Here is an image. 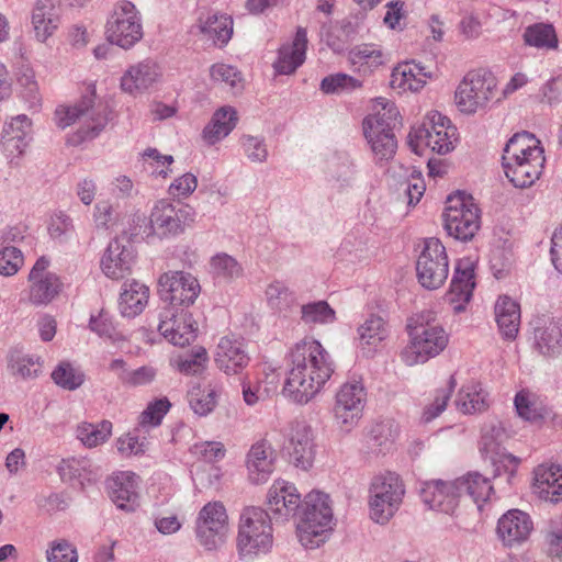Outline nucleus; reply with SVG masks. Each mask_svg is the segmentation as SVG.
Instances as JSON below:
<instances>
[{
    "label": "nucleus",
    "mask_w": 562,
    "mask_h": 562,
    "mask_svg": "<svg viewBox=\"0 0 562 562\" xmlns=\"http://www.w3.org/2000/svg\"><path fill=\"white\" fill-rule=\"evenodd\" d=\"M159 76L158 65L145 59L128 67L121 78V88L130 94L142 93L153 86Z\"/></svg>",
    "instance_id": "obj_31"
},
{
    "label": "nucleus",
    "mask_w": 562,
    "mask_h": 562,
    "mask_svg": "<svg viewBox=\"0 0 562 562\" xmlns=\"http://www.w3.org/2000/svg\"><path fill=\"white\" fill-rule=\"evenodd\" d=\"M420 497L430 509L451 514L456 509L460 496L456 480H435L423 483Z\"/></svg>",
    "instance_id": "obj_27"
},
{
    "label": "nucleus",
    "mask_w": 562,
    "mask_h": 562,
    "mask_svg": "<svg viewBox=\"0 0 562 562\" xmlns=\"http://www.w3.org/2000/svg\"><path fill=\"white\" fill-rule=\"evenodd\" d=\"M58 474L64 482H78L81 486L85 483L95 482L100 477V469L86 457H72L63 459L57 468Z\"/></svg>",
    "instance_id": "obj_35"
},
{
    "label": "nucleus",
    "mask_w": 562,
    "mask_h": 562,
    "mask_svg": "<svg viewBox=\"0 0 562 562\" xmlns=\"http://www.w3.org/2000/svg\"><path fill=\"white\" fill-rule=\"evenodd\" d=\"M269 307L276 312H286L295 303L296 296L282 281H273L266 289Z\"/></svg>",
    "instance_id": "obj_50"
},
{
    "label": "nucleus",
    "mask_w": 562,
    "mask_h": 562,
    "mask_svg": "<svg viewBox=\"0 0 562 562\" xmlns=\"http://www.w3.org/2000/svg\"><path fill=\"white\" fill-rule=\"evenodd\" d=\"M273 546L271 517L261 507L248 506L239 516L236 547L241 559L252 560Z\"/></svg>",
    "instance_id": "obj_4"
},
{
    "label": "nucleus",
    "mask_w": 562,
    "mask_h": 562,
    "mask_svg": "<svg viewBox=\"0 0 562 562\" xmlns=\"http://www.w3.org/2000/svg\"><path fill=\"white\" fill-rule=\"evenodd\" d=\"M109 495L117 508L134 512L139 506V477L130 471H122L108 480Z\"/></svg>",
    "instance_id": "obj_23"
},
{
    "label": "nucleus",
    "mask_w": 562,
    "mask_h": 562,
    "mask_svg": "<svg viewBox=\"0 0 562 562\" xmlns=\"http://www.w3.org/2000/svg\"><path fill=\"white\" fill-rule=\"evenodd\" d=\"M158 330L172 345L184 347L195 338L198 326L188 311L165 310Z\"/></svg>",
    "instance_id": "obj_20"
},
{
    "label": "nucleus",
    "mask_w": 562,
    "mask_h": 562,
    "mask_svg": "<svg viewBox=\"0 0 562 562\" xmlns=\"http://www.w3.org/2000/svg\"><path fill=\"white\" fill-rule=\"evenodd\" d=\"M300 508L296 524L299 541L306 549L317 548L325 541L326 532L331 530L333 509L329 496L313 491L305 496Z\"/></svg>",
    "instance_id": "obj_5"
},
{
    "label": "nucleus",
    "mask_w": 562,
    "mask_h": 562,
    "mask_svg": "<svg viewBox=\"0 0 562 562\" xmlns=\"http://www.w3.org/2000/svg\"><path fill=\"white\" fill-rule=\"evenodd\" d=\"M161 300L169 303L167 310H184L191 306L200 294L201 286L195 277L184 271H168L158 280Z\"/></svg>",
    "instance_id": "obj_17"
},
{
    "label": "nucleus",
    "mask_w": 562,
    "mask_h": 562,
    "mask_svg": "<svg viewBox=\"0 0 562 562\" xmlns=\"http://www.w3.org/2000/svg\"><path fill=\"white\" fill-rule=\"evenodd\" d=\"M233 19L226 13L209 11L199 15L192 32L211 41L215 46L224 47L233 35Z\"/></svg>",
    "instance_id": "obj_25"
},
{
    "label": "nucleus",
    "mask_w": 562,
    "mask_h": 562,
    "mask_svg": "<svg viewBox=\"0 0 562 562\" xmlns=\"http://www.w3.org/2000/svg\"><path fill=\"white\" fill-rule=\"evenodd\" d=\"M533 348L544 358L562 353V321L541 316L533 322Z\"/></svg>",
    "instance_id": "obj_22"
},
{
    "label": "nucleus",
    "mask_w": 562,
    "mask_h": 562,
    "mask_svg": "<svg viewBox=\"0 0 562 562\" xmlns=\"http://www.w3.org/2000/svg\"><path fill=\"white\" fill-rule=\"evenodd\" d=\"M348 60L357 71L367 75L384 64L385 55L375 44H360L349 50Z\"/></svg>",
    "instance_id": "obj_41"
},
{
    "label": "nucleus",
    "mask_w": 562,
    "mask_h": 562,
    "mask_svg": "<svg viewBox=\"0 0 562 562\" xmlns=\"http://www.w3.org/2000/svg\"><path fill=\"white\" fill-rule=\"evenodd\" d=\"M41 357L25 353L19 349H12L8 356V370L23 380L36 379L42 372Z\"/></svg>",
    "instance_id": "obj_44"
},
{
    "label": "nucleus",
    "mask_w": 562,
    "mask_h": 562,
    "mask_svg": "<svg viewBox=\"0 0 562 562\" xmlns=\"http://www.w3.org/2000/svg\"><path fill=\"white\" fill-rule=\"evenodd\" d=\"M276 451L267 439L251 445L246 456L248 479L254 484L266 483L274 471Z\"/></svg>",
    "instance_id": "obj_26"
},
{
    "label": "nucleus",
    "mask_w": 562,
    "mask_h": 562,
    "mask_svg": "<svg viewBox=\"0 0 562 562\" xmlns=\"http://www.w3.org/2000/svg\"><path fill=\"white\" fill-rule=\"evenodd\" d=\"M16 80L19 86L23 88V97L29 102L30 106H38L41 97L34 70L27 65H22L16 72Z\"/></svg>",
    "instance_id": "obj_56"
},
{
    "label": "nucleus",
    "mask_w": 562,
    "mask_h": 562,
    "mask_svg": "<svg viewBox=\"0 0 562 562\" xmlns=\"http://www.w3.org/2000/svg\"><path fill=\"white\" fill-rule=\"evenodd\" d=\"M522 40L525 45L540 50H557L560 43L554 25L549 22L528 25L522 33Z\"/></svg>",
    "instance_id": "obj_42"
},
{
    "label": "nucleus",
    "mask_w": 562,
    "mask_h": 562,
    "mask_svg": "<svg viewBox=\"0 0 562 562\" xmlns=\"http://www.w3.org/2000/svg\"><path fill=\"white\" fill-rule=\"evenodd\" d=\"M457 386V380L454 375H450L447 386L436 391L432 403L427 405L422 414V420L424 423H430L438 417L447 407V404Z\"/></svg>",
    "instance_id": "obj_54"
},
{
    "label": "nucleus",
    "mask_w": 562,
    "mask_h": 562,
    "mask_svg": "<svg viewBox=\"0 0 562 562\" xmlns=\"http://www.w3.org/2000/svg\"><path fill=\"white\" fill-rule=\"evenodd\" d=\"M362 88V81L345 72H336L324 77L319 90L324 94L351 93Z\"/></svg>",
    "instance_id": "obj_49"
},
{
    "label": "nucleus",
    "mask_w": 562,
    "mask_h": 562,
    "mask_svg": "<svg viewBox=\"0 0 562 562\" xmlns=\"http://www.w3.org/2000/svg\"><path fill=\"white\" fill-rule=\"evenodd\" d=\"M240 146L245 156L255 164H262L268 159V147L266 140L261 136L243 135L240 137Z\"/></svg>",
    "instance_id": "obj_60"
},
{
    "label": "nucleus",
    "mask_w": 562,
    "mask_h": 562,
    "mask_svg": "<svg viewBox=\"0 0 562 562\" xmlns=\"http://www.w3.org/2000/svg\"><path fill=\"white\" fill-rule=\"evenodd\" d=\"M535 493L541 499L557 503L562 495V468L555 464H540L535 469Z\"/></svg>",
    "instance_id": "obj_33"
},
{
    "label": "nucleus",
    "mask_w": 562,
    "mask_h": 562,
    "mask_svg": "<svg viewBox=\"0 0 562 562\" xmlns=\"http://www.w3.org/2000/svg\"><path fill=\"white\" fill-rule=\"evenodd\" d=\"M499 334L507 340L517 337L520 326V306L507 295L499 296L494 306Z\"/></svg>",
    "instance_id": "obj_37"
},
{
    "label": "nucleus",
    "mask_w": 562,
    "mask_h": 562,
    "mask_svg": "<svg viewBox=\"0 0 562 562\" xmlns=\"http://www.w3.org/2000/svg\"><path fill=\"white\" fill-rule=\"evenodd\" d=\"M52 380L64 390L74 391L85 382V373L68 361H61L52 372Z\"/></svg>",
    "instance_id": "obj_51"
},
{
    "label": "nucleus",
    "mask_w": 562,
    "mask_h": 562,
    "mask_svg": "<svg viewBox=\"0 0 562 562\" xmlns=\"http://www.w3.org/2000/svg\"><path fill=\"white\" fill-rule=\"evenodd\" d=\"M505 436L504 428L501 423H492L485 426L482 430L480 449L486 456L498 453V449L503 437Z\"/></svg>",
    "instance_id": "obj_61"
},
{
    "label": "nucleus",
    "mask_w": 562,
    "mask_h": 562,
    "mask_svg": "<svg viewBox=\"0 0 562 562\" xmlns=\"http://www.w3.org/2000/svg\"><path fill=\"white\" fill-rule=\"evenodd\" d=\"M334 371V361L322 344L315 339H303L289 352L283 395L295 403L306 404L321 392Z\"/></svg>",
    "instance_id": "obj_1"
},
{
    "label": "nucleus",
    "mask_w": 562,
    "mask_h": 562,
    "mask_svg": "<svg viewBox=\"0 0 562 562\" xmlns=\"http://www.w3.org/2000/svg\"><path fill=\"white\" fill-rule=\"evenodd\" d=\"M381 109L364 117L362 126L374 158L390 160L395 155L397 142L394 128L400 122V112L394 102L379 99Z\"/></svg>",
    "instance_id": "obj_6"
},
{
    "label": "nucleus",
    "mask_w": 562,
    "mask_h": 562,
    "mask_svg": "<svg viewBox=\"0 0 562 562\" xmlns=\"http://www.w3.org/2000/svg\"><path fill=\"white\" fill-rule=\"evenodd\" d=\"M409 342L401 351V360L409 367L425 363L440 355L449 344V335L439 324L417 323L409 328Z\"/></svg>",
    "instance_id": "obj_8"
},
{
    "label": "nucleus",
    "mask_w": 562,
    "mask_h": 562,
    "mask_svg": "<svg viewBox=\"0 0 562 562\" xmlns=\"http://www.w3.org/2000/svg\"><path fill=\"white\" fill-rule=\"evenodd\" d=\"M532 529L533 522L527 513L509 509L498 518L496 535L505 547L513 548L525 542Z\"/></svg>",
    "instance_id": "obj_21"
},
{
    "label": "nucleus",
    "mask_w": 562,
    "mask_h": 562,
    "mask_svg": "<svg viewBox=\"0 0 562 562\" xmlns=\"http://www.w3.org/2000/svg\"><path fill=\"white\" fill-rule=\"evenodd\" d=\"M170 407L171 403L166 396L149 402L139 416V425L143 427L159 426Z\"/></svg>",
    "instance_id": "obj_58"
},
{
    "label": "nucleus",
    "mask_w": 562,
    "mask_h": 562,
    "mask_svg": "<svg viewBox=\"0 0 562 562\" xmlns=\"http://www.w3.org/2000/svg\"><path fill=\"white\" fill-rule=\"evenodd\" d=\"M228 531V515L223 503L209 502L200 509L194 532L201 547L209 551L217 550L226 542Z\"/></svg>",
    "instance_id": "obj_12"
},
{
    "label": "nucleus",
    "mask_w": 562,
    "mask_h": 562,
    "mask_svg": "<svg viewBox=\"0 0 562 562\" xmlns=\"http://www.w3.org/2000/svg\"><path fill=\"white\" fill-rule=\"evenodd\" d=\"M366 403L367 391L361 381H347L338 389L333 416L340 431L350 432L357 427L362 418Z\"/></svg>",
    "instance_id": "obj_14"
},
{
    "label": "nucleus",
    "mask_w": 562,
    "mask_h": 562,
    "mask_svg": "<svg viewBox=\"0 0 562 562\" xmlns=\"http://www.w3.org/2000/svg\"><path fill=\"white\" fill-rule=\"evenodd\" d=\"M427 72L414 61L398 64L392 71L391 86L403 91H419L426 83Z\"/></svg>",
    "instance_id": "obj_40"
},
{
    "label": "nucleus",
    "mask_w": 562,
    "mask_h": 562,
    "mask_svg": "<svg viewBox=\"0 0 562 562\" xmlns=\"http://www.w3.org/2000/svg\"><path fill=\"white\" fill-rule=\"evenodd\" d=\"M135 261V249L126 237L112 239L102 258L101 270L112 280H120L132 272Z\"/></svg>",
    "instance_id": "obj_19"
},
{
    "label": "nucleus",
    "mask_w": 562,
    "mask_h": 562,
    "mask_svg": "<svg viewBox=\"0 0 562 562\" xmlns=\"http://www.w3.org/2000/svg\"><path fill=\"white\" fill-rule=\"evenodd\" d=\"M496 79L485 70L469 71L459 83L454 100L462 113L473 114L486 108L495 97Z\"/></svg>",
    "instance_id": "obj_11"
},
{
    "label": "nucleus",
    "mask_w": 562,
    "mask_h": 562,
    "mask_svg": "<svg viewBox=\"0 0 562 562\" xmlns=\"http://www.w3.org/2000/svg\"><path fill=\"white\" fill-rule=\"evenodd\" d=\"M389 325L383 317L371 314L358 326V342L368 353L374 352L389 337Z\"/></svg>",
    "instance_id": "obj_39"
},
{
    "label": "nucleus",
    "mask_w": 562,
    "mask_h": 562,
    "mask_svg": "<svg viewBox=\"0 0 562 562\" xmlns=\"http://www.w3.org/2000/svg\"><path fill=\"white\" fill-rule=\"evenodd\" d=\"M457 128L441 113L430 112L425 121L411 130L408 145L416 154L427 147L439 155H446L454 148Z\"/></svg>",
    "instance_id": "obj_7"
},
{
    "label": "nucleus",
    "mask_w": 562,
    "mask_h": 562,
    "mask_svg": "<svg viewBox=\"0 0 562 562\" xmlns=\"http://www.w3.org/2000/svg\"><path fill=\"white\" fill-rule=\"evenodd\" d=\"M301 319L305 324H333L336 321V312L326 301H317L302 305Z\"/></svg>",
    "instance_id": "obj_52"
},
{
    "label": "nucleus",
    "mask_w": 562,
    "mask_h": 562,
    "mask_svg": "<svg viewBox=\"0 0 562 562\" xmlns=\"http://www.w3.org/2000/svg\"><path fill=\"white\" fill-rule=\"evenodd\" d=\"M209 362V356L203 347L194 349L191 353L179 356L175 360L176 369L186 375L201 374Z\"/></svg>",
    "instance_id": "obj_53"
},
{
    "label": "nucleus",
    "mask_w": 562,
    "mask_h": 562,
    "mask_svg": "<svg viewBox=\"0 0 562 562\" xmlns=\"http://www.w3.org/2000/svg\"><path fill=\"white\" fill-rule=\"evenodd\" d=\"M149 288L137 281H126L122 285L119 297V310L123 317L134 318L139 315L148 304Z\"/></svg>",
    "instance_id": "obj_34"
},
{
    "label": "nucleus",
    "mask_w": 562,
    "mask_h": 562,
    "mask_svg": "<svg viewBox=\"0 0 562 562\" xmlns=\"http://www.w3.org/2000/svg\"><path fill=\"white\" fill-rule=\"evenodd\" d=\"M544 162V149L529 132L514 134L503 149L505 176L516 188L531 187L542 175Z\"/></svg>",
    "instance_id": "obj_2"
},
{
    "label": "nucleus",
    "mask_w": 562,
    "mask_h": 562,
    "mask_svg": "<svg viewBox=\"0 0 562 562\" xmlns=\"http://www.w3.org/2000/svg\"><path fill=\"white\" fill-rule=\"evenodd\" d=\"M32 24L40 42L50 37L59 25L55 0H37L32 11Z\"/></svg>",
    "instance_id": "obj_38"
},
{
    "label": "nucleus",
    "mask_w": 562,
    "mask_h": 562,
    "mask_svg": "<svg viewBox=\"0 0 562 562\" xmlns=\"http://www.w3.org/2000/svg\"><path fill=\"white\" fill-rule=\"evenodd\" d=\"M74 229L72 220L64 213L53 216L48 225L49 236L59 244L67 243L74 235Z\"/></svg>",
    "instance_id": "obj_63"
},
{
    "label": "nucleus",
    "mask_w": 562,
    "mask_h": 562,
    "mask_svg": "<svg viewBox=\"0 0 562 562\" xmlns=\"http://www.w3.org/2000/svg\"><path fill=\"white\" fill-rule=\"evenodd\" d=\"M78 559L77 548L66 539L49 542L46 550L47 562H78Z\"/></svg>",
    "instance_id": "obj_59"
},
{
    "label": "nucleus",
    "mask_w": 562,
    "mask_h": 562,
    "mask_svg": "<svg viewBox=\"0 0 562 562\" xmlns=\"http://www.w3.org/2000/svg\"><path fill=\"white\" fill-rule=\"evenodd\" d=\"M56 124L66 128L78 124L76 133L70 137L72 145L93 139L108 124L106 108L102 103H95L94 94L83 97L74 106H59L55 111Z\"/></svg>",
    "instance_id": "obj_3"
},
{
    "label": "nucleus",
    "mask_w": 562,
    "mask_h": 562,
    "mask_svg": "<svg viewBox=\"0 0 562 562\" xmlns=\"http://www.w3.org/2000/svg\"><path fill=\"white\" fill-rule=\"evenodd\" d=\"M193 211L188 205L176 207L167 200H160L151 209L148 223L143 234L148 238H168L177 236L184 231L187 222L193 221Z\"/></svg>",
    "instance_id": "obj_16"
},
{
    "label": "nucleus",
    "mask_w": 562,
    "mask_h": 562,
    "mask_svg": "<svg viewBox=\"0 0 562 562\" xmlns=\"http://www.w3.org/2000/svg\"><path fill=\"white\" fill-rule=\"evenodd\" d=\"M286 449L290 462L296 468L302 470L312 468L315 450L311 427L306 425L297 426Z\"/></svg>",
    "instance_id": "obj_32"
},
{
    "label": "nucleus",
    "mask_w": 562,
    "mask_h": 562,
    "mask_svg": "<svg viewBox=\"0 0 562 562\" xmlns=\"http://www.w3.org/2000/svg\"><path fill=\"white\" fill-rule=\"evenodd\" d=\"M106 37L111 44L124 49L143 38L142 18L134 3L122 0L115 4L106 22Z\"/></svg>",
    "instance_id": "obj_13"
},
{
    "label": "nucleus",
    "mask_w": 562,
    "mask_h": 562,
    "mask_svg": "<svg viewBox=\"0 0 562 562\" xmlns=\"http://www.w3.org/2000/svg\"><path fill=\"white\" fill-rule=\"evenodd\" d=\"M142 157L148 165L150 172L156 176L166 178L170 175L169 166L173 162L171 155H162L156 148H147L143 151Z\"/></svg>",
    "instance_id": "obj_62"
},
{
    "label": "nucleus",
    "mask_w": 562,
    "mask_h": 562,
    "mask_svg": "<svg viewBox=\"0 0 562 562\" xmlns=\"http://www.w3.org/2000/svg\"><path fill=\"white\" fill-rule=\"evenodd\" d=\"M548 554L553 562H562V519H552L547 533Z\"/></svg>",
    "instance_id": "obj_64"
},
{
    "label": "nucleus",
    "mask_w": 562,
    "mask_h": 562,
    "mask_svg": "<svg viewBox=\"0 0 562 562\" xmlns=\"http://www.w3.org/2000/svg\"><path fill=\"white\" fill-rule=\"evenodd\" d=\"M474 269L470 259H460L454 268L450 289L446 300L452 305L456 313H460L472 297L474 289Z\"/></svg>",
    "instance_id": "obj_24"
},
{
    "label": "nucleus",
    "mask_w": 562,
    "mask_h": 562,
    "mask_svg": "<svg viewBox=\"0 0 562 562\" xmlns=\"http://www.w3.org/2000/svg\"><path fill=\"white\" fill-rule=\"evenodd\" d=\"M237 122L238 114L235 108L231 105L221 106L213 113L210 122L202 131L204 142L207 145H215L232 133Z\"/></svg>",
    "instance_id": "obj_36"
},
{
    "label": "nucleus",
    "mask_w": 562,
    "mask_h": 562,
    "mask_svg": "<svg viewBox=\"0 0 562 562\" xmlns=\"http://www.w3.org/2000/svg\"><path fill=\"white\" fill-rule=\"evenodd\" d=\"M89 328L100 338L106 339L112 344L126 340L125 334L117 327L113 316L105 310H101L98 315L90 316Z\"/></svg>",
    "instance_id": "obj_48"
},
{
    "label": "nucleus",
    "mask_w": 562,
    "mask_h": 562,
    "mask_svg": "<svg viewBox=\"0 0 562 562\" xmlns=\"http://www.w3.org/2000/svg\"><path fill=\"white\" fill-rule=\"evenodd\" d=\"M307 46V33L299 27L292 43L283 44L278 49V57L273 63L277 75H292L304 63Z\"/></svg>",
    "instance_id": "obj_30"
},
{
    "label": "nucleus",
    "mask_w": 562,
    "mask_h": 562,
    "mask_svg": "<svg viewBox=\"0 0 562 562\" xmlns=\"http://www.w3.org/2000/svg\"><path fill=\"white\" fill-rule=\"evenodd\" d=\"M214 360L222 372L235 375L248 367L250 358L243 340L225 336L217 344Z\"/></svg>",
    "instance_id": "obj_28"
},
{
    "label": "nucleus",
    "mask_w": 562,
    "mask_h": 562,
    "mask_svg": "<svg viewBox=\"0 0 562 562\" xmlns=\"http://www.w3.org/2000/svg\"><path fill=\"white\" fill-rule=\"evenodd\" d=\"M220 393L216 383L196 384L189 390L188 402L196 415L206 416L216 407Z\"/></svg>",
    "instance_id": "obj_45"
},
{
    "label": "nucleus",
    "mask_w": 562,
    "mask_h": 562,
    "mask_svg": "<svg viewBox=\"0 0 562 562\" xmlns=\"http://www.w3.org/2000/svg\"><path fill=\"white\" fill-rule=\"evenodd\" d=\"M456 405L464 414L481 413L488 407V394L480 384L470 383L459 391Z\"/></svg>",
    "instance_id": "obj_46"
},
{
    "label": "nucleus",
    "mask_w": 562,
    "mask_h": 562,
    "mask_svg": "<svg viewBox=\"0 0 562 562\" xmlns=\"http://www.w3.org/2000/svg\"><path fill=\"white\" fill-rule=\"evenodd\" d=\"M49 259L42 256L35 261L29 273V300L33 305H48L64 289L60 277L49 271Z\"/></svg>",
    "instance_id": "obj_18"
},
{
    "label": "nucleus",
    "mask_w": 562,
    "mask_h": 562,
    "mask_svg": "<svg viewBox=\"0 0 562 562\" xmlns=\"http://www.w3.org/2000/svg\"><path fill=\"white\" fill-rule=\"evenodd\" d=\"M112 427V423L106 419L97 424L83 422L77 426L76 437L86 448H95L108 441Z\"/></svg>",
    "instance_id": "obj_47"
},
{
    "label": "nucleus",
    "mask_w": 562,
    "mask_h": 562,
    "mask_svg": "<svg viewBox=\"0 0 562 562\" xmlns=\"http://www.w3.org/2000/svg\"><path fill=\"white\" fill-rule=\"evenodd\" d=\"M267 504L277 518L288 519L297 514L302 501L294 484L277 480L268 491Z\"/></svg>",
    "instance_id": "obj_29"
},
{
    "label": "nucleus",
    "mask_w": 562,
    "mask_h": 562,
    "mask_svg": "<svg viewBox=\"0 0 562 562\" xmlns=\"http://www.w3.org/2000/svg\"><path fill=\"white\" fill-rule=\"evenodd\" d=\"M211 268L217 278L233 280L243 276L241 265L232 256L222 252L212 257Z\"/></svg>",
    "instance_id": "obj_55"
},
{
    "label": "nucleus",
    "mask_w": 562,
    "mask_h": 562,
    "mask_svg": "<svg viewBox=\"0 0 562 562\" xmlns=\"http://www.w3.org/2000/svg\"><path fill=\"white\" fill-rule=\"evenodd\" d=\"M442 214L448 235L461 240H471L481 225L480 209L471 194L458 191L447 198Z\"/></svg>",
    "instance_id": "obj_9"
},
{
    "label": "nucleus",
    "mask_w": 562,
    "mask_h": 562,
    "mask_svg": "<svg viewBox=\"0 0 562 562\" xmlns=\"http://www.w3.org/2000/svg\"><path fill=\"white\" fill-rule=\"evenodd\" d=\"M456 483L459 496L463 494L469 495L479 509H482L484 503L490 499L493 493L490 480L477 472L456 479Z\"/></svg>",
    "instance_id": "obj_43"
},
{
    "label": "nucleus",
    "mask_w": 562,
    "mask_h": 562,
    "mask_svg": "<svg viewBox=\"0 0 562 562\" xmlns=\"http://www.w3.org/2000/svg\"><path fill=\"white\" fill-rule=\"evenodd\" d=\"M405 494L404 484L394 472L373 477L370 485V517L378 524H386L398 510Z\"/></svg>",
    "instance_id": "obj_10"
},
{
    "label": "nucleus",
    "mask_w": 562,
    "mask_h": 562,
    "mask_svg": "<svg viewBox=\"0 0 562 562\" xmlns=\"http://www.w3.org/2000/svg\"><path fill=\"white\" fill-rule=\"evenodd\" d=\"M514 405L517 414L525 420L536 422L543 418V407L537 403L535 396L520 391L515 395Z\"/></svg>",
    "instance_id": "obj_57"
},
{
    "label": "nucleus",
    "mask_w": 562,
    "mask_h": 562,
    "mask_svg": "<svg viewBox=\"0 0 562 562\" xmlns=\"http://www.w3.org/2000/svg\"><path fill=\"white\" fill-rule=\"evenodd\" d=\"M449 276V260L446 248L437 238L424 240L423 249L416 261V277L427 290L439 289Z\"/></svg>",
    "instance_id": "obj_15"
}]
</instances>
